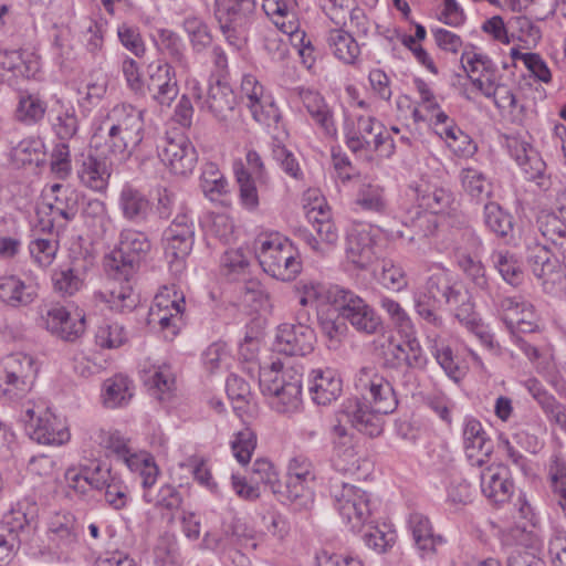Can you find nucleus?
Returning <instances> with one entry per match:
<instances>
[{"instance_id": "obj_22", "label": "nucleus", "mask_w": 566, "mask_h": 566, "mask_svg": "<svg viewBox=\"0 0 566 566\" xmlns=\"http://www.w3.org/2000/svg\"><path fill=\"white\" fill-rule=\"evenodd\" d=\"M427 357L416 337H408L402 343L390 342L385 352V365L391 368L407 367L403 376L411 377L409 369H424Z\"/></svg>"}, {"instance_id": "obj_52", "label": "nucleus", "mask_w": 566, "mask_h": 566, "mask_svg": "<svg viewBox=\"0 0 566 566\" xmlns=\"http://www.w3.org/2000/svg\"><path fill=\"white\" fill-rule=\"evenodd\" d=\"M156 301H157L158 306H160V307L163 306L166 310H169V307H171V310L175 312V313H170L169 315L164 314L163 316H160L159 325L164 331H170L171 337L176 336L178 334L179 328L182 323L181 315L185 311L184 296H181L179 298H175V300L170 301V303H169L168 300H166L165 295L160 294V295L156 296Z\"/></svg>"}, {"instance_id": "obj_6", "label": "nucleus", "mask_w": 566, "mask_h": 566, "mask_svg": "<svg viewBox=\"0 0 566 566\" xmlns=\"http://www.w3.org/2000/svg\"><path fill=\"white\" fill-rule=\"evenodd\" d=\"M256 256L263 271L276 280L292 281L302 270L300 252L287 238L263 241Z\"/></svg>"}, {"instance_id": "obj_15", "label": "nucleus", "mask_w": 566, "mask_h": 566, "mask_svg": "<svg viewBox=\"0 0 566 566\" xmlns=\"http://www.w3.org/2000/svg\"><path fill=\"white\" fill-rule=\"evenodd\" d=\"M157 148L160 160L172 174L186 176L193 171L198 160L197 150L184 134L168 133Z\"/></svg>"}, {"instance_id": "obj_25", "label": "nucleus", "mask_w": 566, "mask_h": 566, "mask_svg": "<svg viewBox=\"0 0 566 566\" xmlns=\"http://www.w3.org/2000/svg\"><path fill=\"white\" fill-rule=\"evenodd\" d=\"M45 328L56 337L74 342L85 332V316L80 313L72 316L63 306H53L43 318Z\"/></svg>"}, {"instance_id": "obj_18", "label": "nucleus", "mask_w": 566, "mask_h": 566, "mask_svg": "<svg viewBox=\"0 0 566 566\" xmlns=\"http://www.w3.org/2000/svg\"><path fill=\"white\" fill-rule=\"evenodd\" d=\"M159 106L169 107L179 94L175 67L168 62L151 63L147 69L145 95Z\"/></svg>"}, {"instance_id": "obj_63", "label": "nucleus", "mask_w": 566, "mask_h": 566, "mask_svg": "<svg viewBox=\"0 0 566 566\" xmlns=\"http://www.w3.org/2000/svg\"><path fill=\"white\" fill-rule=\"evenodd\" d=\"M149 389H154L157 394L170 392L175 387V376L170 366L160 365L148 371V376L144 379Z\"/></svg>"}, {"instance_id": "obj_12", "label": "nucleus", "mask_w": 566, "mask_h": 566, "mask_svg": "<svg viewBox=\"0 0 566 566\" xmlns=\"http://www.w3.org/2000/svg\"><path fill=\"white\" fill-rule=\"evenodd\" d=\"M335 507L352 531L358 532L370 515L369 499L365 491L345 483L332 485Z\"/></svg>"}, {"instance_id": "obj_27", "label": "nucleus", "mask_w": 566, "mask_h": 566, "mask_svg": "<svg viewBox=\"0 0 566 566\" xmlns=\"http://www.w3.org/2000/svg\"><path fill=\"white\" fill-rule=\"evenodd\" d=\"M113 171V163L107 157L90 154L83 159L77 170L80 182L93 191L103 192L107 189Z\"/></svg>"}, {"instance_id": "obj_11", "label": "nucleus", "mask_w": 566, "mask_h": 566, "mask_svg": "<svg viewBox=\"0 0 566 566\" xmlns=\"http://www.w3.org/2000/svg\"><path fill=\"white\" fill-rule=\"evenodd\" d=\"M355 387L365 398L369 397L370 412L384 419V415L391 413L398 406L397 395L392 385L373 367H361L355 376Z\"/></svg>"}, {"instance_id": "obj_8", "label": "nucleus", "mask_w": 566, "mask_h": 566, "mask_svg": "<svg viewBox=\"0 0 566 566\" xmlns=\"http://www.w3.org/2000/svg\"><path fill=\"white\" fill-rule=\"evenodd\" d=\"M332 306H336L342 319L347 321L357 332L367 335L382 329V319L359 295L343 286L329 291Z\"/></svg>"}, {"instance_id": "obj_26", "label": "nucleus", "mask_w": 566, "mask_h": 566, "mask_svg": "<svg viewBox=\"0 0 566 566\" xmlns=\"http://www.w3.org/2000/svg\"><path fill=\"white\" fill-rule=\"evenodd\" d=\"M463 440L469 459L476 458L475 464L479 467L488 462L493 453L494 443L479 420L474 418L465 420Z\"/></svg>"}, {"instance_id": "obj_24", "label": "nucleus", "mask_w": 566, "mask_h": 566, "mask_svg": "<svg viewBox=\"0 0 566 566\" xmlns=\"http://www.w3.org/2000/svg\"><path fill=\"white\" fill-rule=\"evenodd\" d=\"M30 438L38 443L61 446L70 440V432L64 422L45 409L36 417L35 422L25 426Z\"/></svg>"}, {"instance_id": "obj_61", "label": "nucleus", "mask_w": 566, "mask_h": 566, "mask_svg": "<svg viewBox=\"0 0 566 566\" xmlns=\"http://www.w3.org/2000/svg\"><path fill=\"white\" fill-rule=\"evenodd\" d=\"M207 235L227 244L234 235L232 219L226 213H212L207 224Z\"/></svg>"}, {"instance_id": "obj_55", "label": "nucleus", "mask_w": 566, "mask_h": 566, "mask_svg": "<svg viewBox=\"0 0 566 566\" xmlns=\"http://www.w3.org/2000/svg\"><path fill=\"white\" fill-rule=\"evenodd\" d=\"M81 193L71 188L66 187L59 196L54 197V202L50 205V210L57 213L66 221L75 219L78 211Z\"/></svg>"}, {"instance_id": "obj_49", "label": "nucleus", "mask_w": 566, "mask_h": 566, "mask_svg": "<svg viewBox=\"0 0 566 566\" xmlns=\"http://www.w3.org/2000/svg\"><path fill=\"white\" fill-rule=\"evenodd\" d=\"M49 531L51 538L57 541L59 545L70 546L77 541L78 532L75 517L70 514H57L51 521Z\"/></svg>"}, {"instance_id": "obj_62", "label": "nucleus", "mask_w": 566, "mask_h": 566, "mask_svg": "<svg viewBox=\"0 0 566 566\" xmlns=\"http://www.w3.org/2000/svg\"><path fill=\"white\" fill-rule=\"evenodd\" d=\"M127 340L125 328L117 324H105L97 328L95 343L102 348H118Z\"/></svg>"}, {"instance_id": "obj_33", "label": "nucleus", "mask_w": 566, "mask_h": 566, "mask_svg": "<svg viewBox=\"0 0 566 566\" xmlns=\"http://www.w3.org/2000/svg\"><path fill=\"white\" fill-rule=\"evenodd\" d=\"M282 503L290 504L294 511H310L314 505V493L308 486V481H292L279 483L274 490Z\"/></svg>"}, {"instance_id": "obj_16", "label": "nucleus", "mask_w": 566, "mask_h": 566, "mask_svg": "<svg viewBox=\"0 0 566 566\" xmlns=\"http://www.w3.org/2000/svg\"><path fill=\"white\" fill-rule=\"evenodd\" d=\"M526 263L534 276L539 281L544 292L553 294L562 285L565 276L563 263L545 245L535 243L527 247Z\"/></svg>"}, {"instance_id": "obj_4", "label": "nucleus", "mask_w": 566, "mask_h": 566, "mask_svg": "<svg viewBox=\"0 0 566 566\" xmlns=\"http://www.w3.org/2000/svg\"><path fill=\"white\" fill-rule=\"evenodd\" d=\"M347 424L370 438L380 436L384 430L382 418L370 412L366 401L348 398L342 403L336 413V423L331 429L333 450L357 444Z\"/></svg>"}, {"instance_id": "obj_38", "label": "nucleus", "mask_w": 566, "mask_h": 566, "mask_svg": "<svg viewBox=\"0 0 566 566\" xmlns=\"http://www.w3.org/2000/svg\"><path fill=\"white\" fill-rule=\"evenodd\" d=\"M48 111V103L39 94L22 93L15 108L14 116L24 125H36L43 120Z\"/></svg>"}, {"instance_id": "obj_31", "label": "nucleus", "mask_w": 566, "mask_h": 566, "mask_svg": "<svg viewBox=\"0 0 566 566\" xmlns=\"http://www.w3.org/2000/svg\"><path fill=\"white\" fill-rule=\"evenodd\" d=\"M28 531L25 516L0 522V566L9 564L17 555L22 535Z\"/></svg>"}, {"instance_id": "obj_46", "label": "nucleus", "mask_w": 566, "mask_h": 566, "mask_svg": "<svg viewBox=\"0 0 566 566\" xmlns=\"http://www.w3.org/2000/svg\"><path fill=\"white\" fill-rule=\"evenodd\" d=\"M484 224L500 238H507L513 231V218L494 201H486L483 208Z\"/></svg>"}, {"instance_id": "obj_13", "label": "nucleus", "mask_w": 566, "mask_h": 566, "mask_svg": "<svg viewBox=\"0 0 566 566\" xmlns=\"http://www.w3.org/2000/svg\"><path fill=\"white\" fill-rule=\"evenodd\" d=\"M195 243V224L187 213L178 214L164 231L163 247L165 256L176 271L181 270L182 262L190 254Z\"/></svg>"}, {"instance_id": "obj_64", "label": "nucleus", "mask_w": 566, "mask_h": 566, "mask_svg": "<svg viewBox=\"0 0 566 566\" xmlns=\"http://www.w3.org/2000/svg\"><path fill=\"white\" fill-rule=\"evenodd\" d=\"M307 217L310 221L313 222V228L322 242L328 245H333L337 242V229L323 210L315 211V209H313L308 212Z\"/></svg>"}, {"instance_id": "obj_47", "label": "nucleus", "mask_w": 566, "mask_h": 566, "mask_svg": "<svg viewBox=\"0 0 566 566\" xmlns=\"http://www.w3.org/2000/svg\"><path fill=\"white\" fill-rule=\"evenodd\" d=\"M418 198L420 206L434 214L447 212L454 202L453 193L449 189L436 186L419 189Z\"/></svg>"}, {"instance_id": "obj_20", "label": "nucleus", "mask_w": 566, "mask_h": 566, "mask_svg": "<svg viewBox=\"0 0 566 566\" xmlns=\"http://www.w3.org/2000/svg\"><path fill=\"white\" fill-rule=\"evenodd\" d=\"M276 349L287 356H305L314 350L316 335L304 322L281 324L276 333Z\"/></svg>"}, {"instance_id": "obj_56", "label": "nucleus", "mask_w": 566, "mask_h": 566, "mask_svg": "<svg viewBox=\"0 0 566 566\" xmlns=\"http://www.w3.org/2000/svg\"><path fill=\"white\" fill-rule=\"evenodd\" d=\"M256 448V434L255 432L245 427L234 434V439L231 441V449L234 458L241 464L250 462L253 451Z\"/></svg>"}, {"instance_id": "obj_28", "label": "nucleus", "mask_w": 566, "mask_h": 566, "mask_svg": "<svg viewBox=\"0 0 566 566\" xmlns=\"http://www.w3.org/2000/svg\"><path fill=\"white\" fill-rule=\"evenodd\" d=\"M481 491L494 503L506 502L514 492V483L504 465L489 467L482 471Z\"/></svg>"}, {"instance_id": "obj_54", "label": "nucleus", "mask_w": 566, "mask_h": 566, "mask_svg": "<svg viewBox=\"0 0 566 566\" xmlns=\"http://www.w3.org/2000/svg\"><path fill=\"white\" fill-rule=\"evenodd\" d=\"M458 265L475 289L481 291L489 290L490 285L485 268L480 260H476L470 253H461L458 256Z\"/></svg>"}, {"instance_id": "obj_41", "label": "nucleus", "mask_w": 566, "mask_h": 566, "mask_svg": "<svg viewBox=\"0 0 566 566\" xmlns=\"http://www.w3.org/2000/svg\"><path fill=\"white\" fill-rule=\"evenodd\" d=\"M409 526L416 546L424 553L434 552L436 545L442 542L441 536H434L429 518L421 513L410 515Z\"/></svg>"}, {"instance_id": "obj_14", "label": "nucleus", "mask_w": 566, "mask_h": 566, "mask_svg": "<svg viewBox=\"0 0 566 566\" xmlns=\"http://www.w3.org/2000/svg\"><path fill=\"white\" fill-rule=\"evenodd\" d=\"M146 461L142 458L130 460V465L135 467V469H140L139 476L144 489V500L157 509L168 511L179 509L182 502L180 492L170 484H165L159 490H155L154 486L159 475V469L154 460L150 463Z\"/></svg>"}, {"instance_id": "obj_9", "label": "nucleus", "mask_w": 566, "mask_h": 566, "mask_svg": "<svg viewBox=\"0 0 566 566\" xmlns=\"http://www.w3.org/2000/svg\"><path fill=\"white\" fill-rule=\"evenodd\" d=\"M214 17L229 45L240 50L255 13V0H216Z\"/></svg>"}, {"instance_id": "obj_45", "label": "nucleus", "mask_w": 566, "mask_h": 566, "mask_svg": "<svg viewBox=\"0 0 566 566\" xmlns=\"http://www.w3.org/2000/svg\"><path fill=\"white\" fill-rule=\"evenodd\" d=\"M543 237L555 245L562 254V263L566 270V222L559 217L547 214L538 220Z\"/></svg>"}, {"instance_id": "obj_44", "label": "nucleus", "mask_w": 566, "mask_h": 566, "mask_svg": "<svg viewBox=\"0 0 566 566\" xmlns=\"http://www.w3.org/2000/svg\"><path fill=\"white\" fill-rule=\"evenodd\" d=\"M133 397L130 381L126 376L116 375L103 384V403L106 408H117L126 405Z\"/></svg>"}, {"instance_id": "obj_42", "label": "nucleus", "mask_w": 566, "mask_h": 566, "mask_svg": "<svg viewBox=\"0 0 566 566\" xmlns=\"http://www.w3.org/2000/svg\"><path fill=\"white\" fill-rule=\"evenodd\" d=\"M233 171L237 184L239 186V200L242 207L247 210L253 211L259 207V189L258 180L253 176L248 175L243 169L242 161H235Z\"/></svg>"}, {"instance_id": "obj_53", "label": "nucleus", "mask_w": 566, "mask_h": 566, "mask_svg": "<svg viewBox=\"0 0 566 566\" xmlns=\"http://www.w3.org/2000/svg\"><path fill=\"white\" fill-rule=\"evenodd\" d=\"M526 387L546 413L552 415L555 417L557 422L566 426V415L562 412V406L556 401L554 396L546 391L537 379H528L526 381Z\"/></svg>"}, {"instance_id": "obj_39", "label": "nucleus", "mask_w": 566, "mask_h": 566, "mask_svg": "<svg viewBox=\"0 0 566 566\" xmlns=\"http://www.w3.org/2000/svg\"><path fill=\"white\" fill-rule=\"evenodd\" d=\"M98 438H99V444L103 448L113 452L115 455H117L118 459L123 460L124 463L127 465V468L133 472H138V473L140 472V469H135V467L130 465V460H133L134 458H138V459L142 458L143 460H147L146 461L147 463H150L154 460V458L147 453H142V454L130 453V450L127 447L126 440L117 431L111 432V431L102 430L99 432Z\"/></svg>"}, {"instance_id": "obj_57", "label": "nucleus", "mask_w": 566, "mask_h": 566, "mask_svg": "<svg viewBox=\"0 0 566 566\" xmlns=\"http://www.w3.org/2000/svg\"><path fill=\"white\" fill-rule=\"evenodd\" d=\"M339 318L336 306L333 308L321 307L317 310V322L322 333L331 340L338 339L346 331V325Z\"/></svg>"}, {"instance_id": "obj_35", "label": "nucleus", "mask_w": 566, "mask_h": 566, "mask_svg": "<svg viewBox=\"0 0 566 566\" xmlns=\"http://www.w3.org/2000/svg\"><path fill=\"white\" fill-rule=\"evenodd\" d=\"M0 67L15 77L31 78L39 72L38 60L23 50L0 49Z\"/></svg>"}, {"instance_id": "obj_34", "label": "nucleus", "mask_w": 566, "mask_h": 566, "mask_svg": "<svg viewBox=\"0 0 566 566\" xmlns=\"http://www.w3.org/2000/svg\"><path fill=\"white\" fill-rule=\"evenodd\" d=\"M57 107L51 111L49 117L51 129L54 136L62 143H69L78 132L80 123L76 111L72 105H64L56 102Z\"/></svg>"}, {"instance_id": "obj_43", "label": "nucleus", "mask_w": 566, "mask_h": 566, "mask_svg": "<svg viewBox=\"0 0 566 566\" xmlns=\"http://www.w3.org/2000/svg\"><path fill=\"white\" fill-rule=\"evenodd\" d=\"M111 273L116 280L120 281V285L112 289L107 294H103L105 302L109 304L112 310L118 312H130L138 303V295L134 292L133 286L130 285L132 277L125 279L122 275H116L114 272Z\"/></svg>"}, {"instance_id": "obj_23", "label": "nucleus", "mask_w": 566, "mask_h": 566, "mask_svg": "<svg viewBox=\"0 0 566 566\" xmlns=\"http://www.w3.org/2000/svg\"><path fill=\"white\" fill-rule=\"evenodd\" d=\"M346 258L358 269H367L376 259L375 234L367 226H356L347 234Z\"/></svg>"}, {"instance_id": "obj_3", "label": "nucleus", "mask_w": 566, "mask_h": 566, "mask_svg": "<svg viewBox=\"0 0 566 566\" xmlns=\"http://www.w3.org/2000/svg\"><path fill=\"white\" fill-rule=\"evenodd\" d=\"M259 385L269 398L270 406L279 413L296 411L302 403V375L293 369H283L281 361L260 368Z\"/></svg>"}, {"instance_id": "obj_10", "label": "nucleus", "mask_w": 566, "mask_h": 566, "mask_svg": "<svg viewBox=\"0 0 566 566\" xmlns=\"http://www.w3.org/2000/svg\"><path fill=\"white\" fill-rule=\"evenodd\" d=\"M36 374L32 356L23 353L6 356L0 367V380L4 385L2 395L11 401L22 399L32 389Z\"/></svg>"}, {"instance_id": "obj_29", "label": "nucleus", "mask_w": 566, "mask_h": 566, "mask_svg": "<svg viewBox=\"0 0 566 566\" xmlns=\"http://www.w3.org/2000/svg\"><path fill=\"white\" fill-rule=\"evenodd\" d=\"M310 392L315 403L327 406L342 394V379L334 369H315L311 373Z\"/></svg>"}, {"instance_id": "obj_19", "label": "nucleus", "mask_w": 566, "mask_h": 566, "mask_svg": "<svg viewBox=\"0 0 566 566\" xmlns=\"http://www.w3.org/2000/svg\"><path fill=\"white\" fill-rule=\"evenodd\" d=\"M385 130L381 122L373 116H357L345 119V144L354 154L369 153L375 139Z\"/></svg>"}, {"instance_id": "obj_50", "label": "nucleus", "mask_w": 566, "mask_h": 566, "mask_svg": "<svg viewBox=\"0 0 566 566\" xmlns=\"http://www.w3.org/2000/svg\"><path fill=\"white\" fill-rule=\"evenodd\" d=\"M491 259L504 281L514 286L523 281V271L514 254L500 250L494 251Z\"/></svg>"}, {"instance_id": "obj_60", "label": "nucleus", "mask_w": 566, "mask_h": 566, "mask_svg": "<svg viewBox=\"0 0 566 566\" xmlns=\"http://www.w3.org/2000/svg\"><path fill=\"white\" fill-rule=\"evenodd\" d=\"M157 34V45L159 50L168 54L174 62L182 64L185 62V54L181 38L176 32L168 29H160Z\"/></svg>"}, {"instance_id": "obj_32", "label": "nucleus", "mask_w": 566, "mask_h": 566, "mask_svg": "<svg viewBox=\"0 0 566 566\" xmlns=\"http://www.w3.org/2000/svg\"><path fill=\"white\" fill-rule=\"evenodd\" d=\"M295 91L315 123L319 125L326 135L335 136L337 130L332 112L321 94L305 87H297Z\"/></svg>"}, {"instance_id": "obj_37", "label": "nucleus", "mask_w": 566, "mask_h": 566, "mask_svg": "<svg viewBox=\"0 0 566 566\" xmlns=\"http://www.w3.org/2000/svg\"><path fill=\"white\" fill-rule=\"evenodd\" d=\"M328 48L334 56L346 64H354L359 54L360 49L356 40L350 33L343 29H332L326 38Z\"/></svg>"}, {"instance_id": "obj_21", "label": "nucleus", "mask_w": 566, "mask_h": 566, "mask_svg": "<svg viewBox=\"0 0 566 566\" xmlns=\"http://www.w3.org/2000/svg\"><path fill=\"white\" fill-rule=\"evenodd\" d=\"M507 149L511 157L524 170L528 179H537V185L542 190L549 188L551 182L544 177L546 165L538 151L530 143L518 137H509Z\"/></svg>"}, {"instance_id": "obj_51", "label": "nucleus", "mask_w": 566, "mask_h": 566, "mask_svg": "<svg viewBox=\"0 0 566 566\" xmlns=\"http://www.w3.org/2000/svg\"><path fill=\"white\" fill-rule=\"evenodd\" d=\"M251 252L239 248L227 250L221 256L222 273L231 280H237L239 275H244L250 266Z\"/></svg>"}, {"instance_id": "obj_7", "label": "nucleus", "mask_w": 566, "mask_h": 566, "mask_svg": "<svg viewBox=\"0 0 566 566\" xmlns=\"http://www.w3.org/2000/svg\"><path fill=\"white\" fill-rule=\"evenodd\" d=\"M150 250L151 243L146 233L124 229L116 248L105 259V268L125 279L133 277Z\"/></svg>"}, {"instance_id": "obj_2", "label": "nucleus", "mask_w": 566, "mask_h": 566, "mask_svg": "<svg viewBox=\"0 0 566 566\" xmlns=\"http://www.w3.org/2000/svg\"><path fill=\"white\" fill-rule=\"evenodd\" d=\"M97 130L106 134L105 144L111 154L127 158L145 144L144 111L132 104H117Z\"/></svg>"}, {"instance_id": "obj_40", "label": "nucleus", "mask_w": 566, "mask_h": 566, "mask_svg": "<svg viewBox=\"0 0 566 566\" xmlns=\"http://www.w3.org/2000/svg\"><path fill=\"white\" fill-rule=\"evenodd\" d=\"M460 179L465 193L473 201L483 205L490 201L492 185L481 171L474 168L462 169Z\"/></svg>"}, {"instance_id": "obj_1", "label": "nucleus", "mask_w": 566, "mask_h": 566, "mask_svg": "<svg viewBox=\"0 0 566 566\" xmlns=\"http://www.w3.org/2000/svg\"><path fill=\"white\" fill-rule=\"evenodd\" d=\"M415 311L426 323L441 327L443 318L440 311L448 305L455 318L465 327H475L474 303L470 293L453 282L449 273L441 269L430 274L415 294Z\"/></svg>"}, {"instance_id": "obj_17", "label": "nucleus", "mask_w": 566, "mask_h": 566, "mask_svg": "<svg viewBox=\"0 0 566 566\" xmlns=\"http://www.w3.org/2000/svg\"><path fill=\"white\" fill-rule=\"evenodd\" d=\"M241 96L255 122L271 126L280 120L279 107L255 76L247 74L242 77Z\"/></svg>"}, {"instance_id": "obj_30", "label": "nucleus", "mask_w": 566, "mask_h": 566, "mask_svg": "<svg viewBox=\"0 0 566 566\" xmlns=\"http://www.w3.org/2000/svg\"><path fill=\"white\" fill-rule=\"evenodd\" d=\"M38 297V287L35 284L25 283L17 275L2 276V289H0V300L6 305L20 308L32 304Z\"/></svg>"}, {"instance_id": "obj_36", "label": "nucleus", "mask_w": 566, "mask_h": 566, "mask_svg": "<svg viewBox=\"0 0 566 566\" xmlns=\"http://www.w3.org/2000/svg\"><path fill=\"white\" fill-rule=\"evenodd\" d=\"M118 202L123 217L135 223L145 221L151 210L147 197L132 186L122 189Z\"/></svg>"}, {"instance_id": "obj_59", "label": "nucleus", "mask_w": 566, "mask_h": 566, "mask_svg": "<svg viewBox=\"0 0 566 566\" xmlns=\"http://www.w3.org/2000/svg\"><path fill=\"white\" fill-rule=\"evenodd\" d=\"M184 29L189 36L192 49L201 52L211 44L212 36L208 25L196 17L186 18L184 21Z\"/></svg>"}, {"instance_id": "obj_58", "label": "nucleus", "mask_w": 566, "mask_h": 566, "mask_svg": "<svg viewBox=\"0 0 566 566\" xmlns=\"http://www.w3.org/2000/svg\"><path fill=\"white\" fill-rule=\"evenodd\" d=\"M356 203L364 210L381 212L385 210L386 201L384 198V188L379 185L364 184L360 186Z\"/></svg>"}, {"instance_id": "obj_48", "label": "nucleus", "mask_w": 566, "mask_h": 566, "mask_svg": "<svg viewBox=\"0 0 566 566\" xmlns=\"http://www.w3.org/2000/svg\"><path fill=\"white\" fill-rule=\"evenodd\" d=\"M200 187L205 196L212 201L218 200L228 192V181L213 163H207L203 166L200 177Z\"/></svg>"}, {"instance_id": "obj_5", "label": "nucleus", "mask_w": 566, "mask_h": 566, "mask_svg": "<svg viewBox=\"0 0 566 566\" xmlns=\"http://www.w3.org/2000/svg\"><path fill=\"white\" fill-rule=\"evenodd\" d=\"M192 96L201 111H207L224 132H234L241 125V112L232 87L223 80L210 83L203 97L200 86L192 87Z\"/></svg>"}]
</instances>
